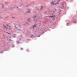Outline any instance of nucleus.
I'll use <instances>...</instances> for the list:
<instances>
[{
	"instance_id": "1",
	"label": "nucleus",
	"mask_w": 77,
	"mask_h": 77,
	"mask_svg": "<svg viewBox=\"0 0 77 77\" xmlns=\"http://www.w3.org/2000/svg\"><path fill=\"white\" fill-rule=\"evenodd\" d=\"M3 26H4V28H5V29H6V28H7L8 29H11V26H9L8 25H7L5 26V25H4Z\"/></svg>"
},
{
	"instance_id": "5",
	"label": "nucleus",
	"mask_w": 77,
	"mask_h": 77,
	"mask_svg": "<svg viewBox=\"0 0 77 77\" xmlns=\"http://www.w3.org/2000/svg\"><path fill=\"white\" fill-rule=\"evenodd\" d=\"M59 2H60V0H58V1L57 2L58 4H59Z\"/></svg>"
},
{
	"instance_id": "9",
	"label": "nucleus",
	"mask_w": 77,
	"mask_h": 77,
	"mask_svg": "<svg viewBox=\"0 0 77 77\" xmlns=\"http://www.w3.org/2000/svg\"><path fill=\"white\" fill-rule=\"evenodd\" d=\"M6 33H8V34H10V33H8V32H6Z\"/></svg>"
},
{
	"instance_id": "7",
	"label": "nucleus",
	"mask_w": 77,
	"mask_h": 77,
	"mask_svg": "<svg viewBox=\"0 0 77 77\" xmlns=\"http://www.w3.org/2000/svg\"><path fill=\"white\" fill-rule=\"evenodd\" d=\"M36 16H34V17H33V18H35V17H36Z\"/></svg>"
},
{
	"instance_id": "8",
	"label": "nucleus",
	"mask_w": 77,
	"mask_h": 77,
	"mask_svg": "<svg viewBox=\"0 0 77 77\" xmlns=\"http://www.w3.org/2000/svg\"><path fill=\"white\" fill-rule=\"evenodd\" d=\"M53 17V16H49V17Z\"/></svg>"
},
{
	"instance_id": "3",
	"label": "nucleus",
	"mask_w": 77,
	"mask_h": 77,
	"mask_svg": "<svg viewBox=\"0 0 77 77\" xmlns=\"http://www.w3.org/2000/svg\"><path fill=\"white\" fill-rule=\"evenodd\" d=\"M27 13H30V10H29V9H28L27 10Z\"/></svg>"
},
{
	"instance_id": "4",
	"label": "nucleus",
	"mask_w": 77,
	"mask_h": 77,
	"mask_svg": "<svg viewBox=\"0 0 77 77\" xmlns=\"http://www.w3.org/2000/svg\"><path fill=\"white\" fill-rule=\"evenodd\" d=\"M43 6H41V8H40V9L41 10H42V9H43Z\"/></svg>"
},
{
	"instance_id": "6",
	"label": "nucleus",
	"mask_w": 77,
	"mask_h": 77,
	"mask_svg": "<svg viewBox=\"0 0 77 77\" xmlns=\"http://www.w3.org/2000/svg\"><path fill=\"white\" fill-rule=\"evenodd\" d=\"M36 25H34L33 26V27H36Z\"/></svg>"
},
{
	"instance_id": "2",
	"label": "nucleus",
	"mask_w": 77,
	"mask_h": 77,
	"mask_svg": "<svg viewBox=\"0 0 77 77\" xmlns=\"http://www.w3.org/2000/svg\"><path fill=\"white\" fill-rule=\"evenodd\" d=\"M57 4V3L54 4V2H52L51 3V5H56Z\"/></svg>"
},
{
	"instance_id": "10",
	"label": "nucleus",
	"mask_w": 77,
	"mask_h": 77,
	"mask_svg": "<svg viewBox=\"0 0 77 77\" xmlns=\"http://www.w3.org/2000/svg\"><path fill=\"white\" fill-rule=\"evenodd\" d=\"M21 50H23V49H21Z\"/></svg>"
}]
</instances>
